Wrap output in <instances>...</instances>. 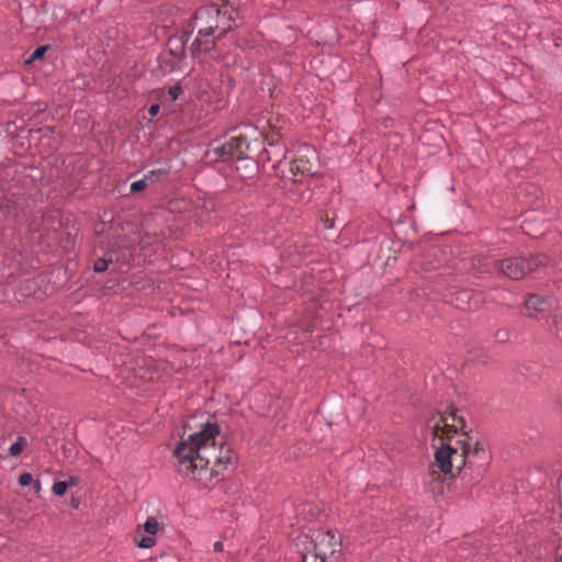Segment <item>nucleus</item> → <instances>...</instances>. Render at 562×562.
Segmentation results:
<instances>
[{
  "label": "nucleus",
  "instance_id": "72a5a7b5",
  "mask_svg": "<svg viewBox=\"0 0 562 562\" xmlns=\"http://www.w3.org/2000/svg\"><path fill=\"white\" fill-rule=\"evenodd\" d=\"M294 168L297 170L300 169V167L297 165L293 166L291 169L293 170Z\"/></svg>",
  "mask_w": 562,
  "mask_h": 562
},
{
  "label": "nucleus",
  "instance_id": "c756f323",
  "mask_svg": "<svg viewBox=\"0 0 562 562\" xmlns=\"http://www.w3.org/2000/svg\"><path fill=\"white\" fill-rule=\"evenodd\" d=\"M32 484H33L34 492L40 493L42 490L41 482L38 480H36V481H33Z\"/></svg>",
  "mask_w": 562,
  "mask_h": 562
},
{
  "label": "nucleus",
  "instance_id": "39448f33",
  "mask_svg": "<svg viewBox=\"0 0 562 562\" xmlns=\"http://www.w3.org/2000/svg\"><path fill=\"white\" fill-rule=\"evenodd\" d=\"M467 445V457L469 458V470H471V480L479 481L490 462V454L485 450L484 446L475 441L471 443L470 441H464Z\"/></svg>",
  "mask_w": 562,
  "mask_h": 562
},
{
  "label": "nucleus",
  "instance_id": "f704fd0d",
  "mask_svg": "<svg viewBox=\"0 0 562 562\" xmlns=\"http://www.w3.org/2000/svg\"><path fill=\"white\" fill-rule=\"evenodd\" d=\"M558 562H562V557L559 559V561H558Z\"/></svg>",
  "mask_w": 562,
  "mask_h": 562
},
{
  "label": "nucleus",
  "instance_id": "9b49d317",
  "mask_svg": "<svg viewBox=\"0 0 562 562\" xmlns=\"http://www.w3.org/2000/svg\"><path fill=\"white\" fill-rule=\"evenodd\" d=\"M18 214V206L15 202L8 199H0V220L15 217Z\"/></svg>",
  "mask_w": 562,
  "mask_h": 562
},
{
  "label": "nucleus",
  "instance_id": "f8f14e48",
  "mask_svg": "<svg viewBox=\"0 0 562 562\" xmlns=\"http://www.w3.org/2000/svg\"><path fill=\"white\" fill-rule=\"evenodd\" d=\"M158 61V68L157 71L165 76L167 74L172 72L176 69V61L168 57V54H160L157 58Z\"/></svg>",
  "mask_w": 562,
  "mask_h": 562
},
{
  "label": "nucleus",
  "instance_id": "20e7f679",
  "mask_svg": "<svg viewBox=\"0 0 562 562\" xmlns=\"http://www.w3.org/2000/svg\"><path fill=\"white\" fill-rule=\"evenodd\" d=\"M249 148L247 137L237 136L232 137L228 142L210 148L205 156L214 160H241L246 157V153Z\"/></svg>",
  "mask_w": 562,
  "mask_h": 562
},
{
  "label": "nucleus",
  "instance_id": "ddd939ff",
  "mask_svg": "<svg viewBox=\"0 0 562 562\" xmlns=\"http://www.w3.org/2000/svg\"><path fill=\"white\" fill-rule=\"evenodd\" d=\"M472 267L480 273H492L494 272L493 263L490 265L487 259L483 256H476L472 259Z\"/></svg>",
  "mask_w": 562,
  "mask_h": 562
},
{
  "label": "nucleus",
  "instance_id": "473e14b6",
  "mask_svg": "<svg viewBox=\"0 0 562 562\" xmlns=\"http://www.w3.org/2000/svg\"><path fill=\"white\" fill-rule=\"evenodd\" d=\"M461 294L464 296H469V292H467V291L462 292Z\"/></svg>",
  "mask_w": 562,
  "mask_h": 562
},
{
  "label": "nucleus",
  "instance_id": "bb28decb",
  "mask_svg": "<svg viewBox=\"0 0 562 562\" xmlns=\"http://www.w3.org/2000/svg\"><path fill=\"white\" fill-rule=\"evenodd\" d=\"M495 337L498 341L505 342L509 339V331L507 329H498L495 333Z\"/></svg>",
  "mask_w": 562,
  "mask_h": 562
},
{
  "label": "nucleus",
  "instance_id": "dca6fc26",
  "mask_svg": "<svg viewBox=\"0 0 562 562\" xmlns=\"http://www.w3.org/2000/svg\"><path fill=\"white\" fill-rule=\"evenodd\" d=\"M25 446H26L25 437L19 436L16 441L14 443H12L11 447L9 448V452L11 456L16 457L23 451Z\"/></svg>",
  "mask_w": 562,
  "mask_h": 562
},
{
  "label": "nucleus",
  "instance_id": "2f4dec72",
  "mask_svg": "<svg viewBox=\"0 0 562 562\" xmlns=\"http://www.w3.org/2000/svg\"><path fill=\"white\" fill-rule=\"evenodd\" d=\"M67 483H68V486L69 485H75L77 483V480L75 477H70Z\"/></svg>",
  "mask_w": 562,
  "mask_h": 562
},
{
  "label": "nucleus",
  "instance_id": "1a4fd4ad",
  "mask_svg": "<svg viewBox=\"0 0 562 562\" xmlns=\"http://www.w3.org/2000/svg\"><path fill=\"white\" fill-rule=\"evenodd\" d=\"M189 36L186 32H182L180 37H171L168 40V48L162 54H168V57L175 59L184 58L186 45L189 42Z\"/></svg>",
  "mask_w": 562,
  "mask_h": 562
},
{
  "label": "nucleus",
  "instance_id": "7c9ffc66",
  "mask_svg": "<svg viewBox=\"0 0 562 562\" xmlns=\"http://www.w3.org/2000/svg\"><path fill=\"white\" fill-rule=\"evenodd\" d=\"M213 548H214V551H216V552H221V551H223V542H221V541H216V542L213 544Z\"/></svg>",
  "mask_w": 562,
  "mask_h": 562
},
{
  "label": "nucleus",
  "instance_id": "423d86ee",
  "mask_svg": "<svg viewBox=\"0 0 562 562\" xmlns=\"http://www.w3.org/2000/svg\"><path fill=\"white\" fill-rule=\"evenodd\" d=\"M312 541L314 542V552L325 561L328 555L340 551L341 548L340 539H337L331 531H317Z\"/></svg>",
  "mask_w": 562,
  "mask_h": 562
},
{
  "label": "nucleus",
  "instance_id": "f03ea898",
  "mask_svg": "<svg viewBox=\"0 0 562 562\" xmlns=\"http://www.w3.org/2000/svg\"><path fill=\"white\" fill-rule=\"evenodd\" d=\"M240 23L241 16L238 10L220 9L214 3L198 8L183 27L189 37L193 32L198 34L190 47L192 56L214 49L216 41L238 27Z\"/></svg>",
  "mask_w": 562,
  "mask_h": 562
},
{
  "label": "nucleus",
  "instance_id": "7ed1b4c3",
  "mask_svg": "<svg viewBox=\"0 0 562 562\" xmlns=\"http://www.w3.org/2000/svg\"><path fill=\"white\" fill-rule=\"evenodd\" d=\"M549 262L546 254L538 252L525 256L507 257L493 261L495 272H499L512 280H521L532 272H538Z\"/></svg>",
  "mask_w": 562,
  "mask_h": 562
},
{
  "label": "nucleus",
  "instance_id": "a211bd4d",
  "mask_svg": "<svg viewBox=\"0 0 562 562\" xmlns=\"http://www.w3.org/2000/svg\"><path fill=\"white\" fill-rule=\"evenodd\" d=\"M159 529V524L155 517H148L144 524V530L151 536H155Z\"/></svg>",
  "mask_w": 562,
  "mask_h": 562
},
{
  "label": "nucleus",
  "instance_id": "4468645a",
  "mask_svg": "<svg viewBox=\"0 0 562 562\" xmlns=\"http://www.w3.org/2000/svg\"><path fill=\"white\" fill-rule=\"evenodd\" d=\"M269 146H270V149H266L268 159L269 160L274 159L276 162H281L282 159L285 158L284 148L281 145L274 144V143H270Z\"/></svg>",
  "mask_w": 562,
  "mask_h": 562
},
{
  "label": "nucleus",
  "instance_id": "6ab92c4d",
  "mask_svg": "<svg viewBox=\"0 0 562 562\" xmlns=\"http://www.w3.org/2000/svg\"><path fill=\"white\" fill-rule=\"evenodd\" d=\"M49 49V46L48 45H43V46H40L37 47L32 54L31 56L26 59V64H31L35 60H38V59H42L45 55V53Z\"/></svg>",
  "mask_w": 562,
  "mask_h": 562
},
{
  "label": "nucleus",
  "instance_id": "cd10ccee",
  "mask_svg": "<svg viewBox=\"0 0 562 562\" xmlns=\"http://www.w3.org/2000/svg\"><path fill=\"white\" fill-rule=\"evenodd\" d=\"M182 89L179 85L169 88V95L172 101H176L181 94Z\"/></svg>",
  "mask_w": 562,
  "mask_h": 562
},
{
  "label": "nucleus",
  "instance_id": "4be33fe9",
  "mask_svg": "<svg viewBox=\"0 0 562 562\" xmlns=\"http://www.w3.org/2000/svg\"><path fill=\"white\" fill-rule=\"evenodd\" d=\"M155 543H156V539L154 538V536L149 535V536L143 537L138 541L137 544H138L139 548L148 549V548L154 547Z\"/></svg>",
  "mask_w": 562,
  "mask_h": 562
},
{
  "label": "nucleus",
  "instance_id": "5701e85b",
  "mask_svg": "<svg viewBox=\"0 0 562 562\" xmlns=\"http://www.w3.org/2000/svg\"><path fill=\"white\" fill-rule=\"evenodd\" d=\"M301 562H325V560L313 551L302 554Z\"/></svg>",
  "mask_w": 562,
  "mask_h": 562
},
{
  "label": "nucleus",
  "instance_id": "0eeeda50",
  "mask_svg": "<svg viewBox=\"0 0 562 562\" xmlns=\"http://www.w3.org/2000/svg\"><path fill=\"white\" fill-rule=\"evenodd\" d=\"M457 446H453V452L451 459L452 470L456 469L458 474H462V480L468 475L469 470V458L467 457V445L464 441L458 440Z\"/></svg>",
  "mask_w": 562,
  "mask_h": 562
},
{
  "label": "nucleus",
  "instance_id": "a878e982",
  "mask_svg": "<svg viewBox=\"0 0 562 562\" xmlns=\"http://www.w3.org/2000/svg\"><path fill=\"white\" fill-rule=\"evenodd\" d=\"M451 419L456 423L453 426L457 428L458 426L462 429L465 426V420L462 416H459L457 412L451 414Z\"/></svg>",
  "mask_w": 562,
  "mask_h": 562
},
{
  "label": "nucleus",
  "instance_id": "c85d7f7f",
  "mask_svg": "<svg viewBox=\"0 0 562 562\" xmlns=\"http://www.w3.org/2000/svg\"><path fill=\"white\" fill-rule=\"evenodd\" d=\"M159 110H160L159 104H157V103L151 104V105L149 106V109H148V114H149L150 116H155V115H157V114H158Z\"/></svg>",
  "mask_w": 562,
  "mask_h": 562
},
{
  "label": "nucleus",
  "instance_id": "f257e3e1",
  "mask_svg": "<svg viewBox=\"0 0 562 562\" xmlns=\"http://www.w3.org/2000/svg\"><path fill=\"white\" fill-rule=\"evenodd\" d=\"M218 435L220 426L206 423L202 425L200 431L181 440L173 451L179 462V473L192 475L195 479L207 468L211 460H214V465L217 468L216 473L232 464L235 458L232 448L225 443H222L218 449L215 448V439Z\"/></svg>",
  "mask_w": 562,
  "mask_h": 562
},
{
  "label": "nucleus",
  "instance_id": "393cba45",
  "mask_svg": "<svg viewBox=\"0 0 562 562\" xmlns=\"http://www.w3.org/2000/svg\"><path fill=\"white\" fill-rule=\"evenodd\" d=\"M33 482V476L30 472H24L19 477V484L21 486H29Z\"/></svg>",
  "mask_w": 562,
  "mask_h": 562
},
{
  "label": "nucleus",
  "instance_id": "aec40b11",
  "mask_svg": "<svg viewBox=\"0 0 562 562\" xmlns=\"http://www.w3.org/2000/svg\"><path fill=\"white\" fill-rule=\"evenodd\" d=\"M551 331L558 339H562V319L553 318Z\"/></svg>",
  "mask_w": 562,
  "mask_h": 562
},
{
  "label": "nucleus",
  "instance_id": "9d476101",
  "mask_svg": "<svg viewBox=\"0 0 562 562\" xmlns=\"http://www.w3.org/2000/svg\"><path fill=\"white\" fill-rule=\"evenodd\" d=\"M526 308L528 311L539 312L543 313L547 311L548 302L544 297L537 295V294H530L526 301H525Z\"/></svg>",
  "mask_w": 562,
  "mask_h": 562
},
{
  "label": "nucleus",
  "instance_id": "f3484780",
  "mask_svg": "<svg viewBox=\"0 0 562 562\" xmlns=\"http://www.w3.org/2000/svg\"><path fill=\"white\" fill-rule=\"evenodd\" d=\"M112 261H113L112 256H110L109 258L97 259L93 265V271L97 273L104 272L109 268V265Z\"/></svg>",
  "mask_w": 562,
  "mask_h": 562
},
{
  "label": "nucleus",
  "instance_id": "b1692460",
  "mask_svg": "<svg viewBox=\"0 0 562 562\" xmlns=\"http://www.w3.org/2000/svg\"><path fill=\"white\" fill-rule=\"evenodd\" d=\"M147 181L148 180L145 177H144V179L134 181L131 184V191L132 192H140V191L145 190L147 188Z\"/></svg>",
  "mask_w": 562,
  "mask_h": 562
},
{
  "label": "nucleus",
  "instance_id": "2eb2a0df",
  "mask_svg": "<svg viewBox=\"0 0 562 562\" xmlns=\"http://www.w3.org/2000/svg\"><path fill=\"white\" fill-rule=\"evenodd\" d=\"M168 173H169L168 168H159V169L149 170L145 175V178L150 182H156L162 178H166L168 176Z\"/></svg>",
  "mask_w": 562,
  "mask_h": 562
},
{
  "label": "nucleus",
  "instance_id": "6e6552de",
  "mask_svg": "<svg viewBox=\"0 0 562 562\" xmlns=\"http://www.w3.org/2000/svg\"><path fill=\"white\" fill-rule=\"evenodd\" d=\"M452 452L453 446L451 443H442L435 452L436 464L445 474H452Z\"/></svg>",
  "mask_w": 562,
  "mask_h": 562
},
{
  "label": "nucleus",
  "instance_id": "412c9836",
  "mask_svg": "<svg viewBox=\"0 0 562 562\" xmlns=\"http://www.w3.org/2000/svg\"><path fill=\"white\" fill-rule=\"evenodd\" d=\"M68 488V483L65 481H58L54 483L53 485V493L57 496L65 495L66 491Z\"/></svg>",
  "mask_w": 562,
  "mask_h": 562
}]
</instances>
